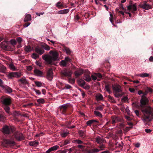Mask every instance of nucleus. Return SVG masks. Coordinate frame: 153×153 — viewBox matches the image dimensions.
Returning a JSON list of instances; mask_svg holds the SVG:
<instances>
[{
  "mask_svg": "<svg viewBox=\"0 0 153 153\" xmlns=\"http://www.w3.org/2000/svg\"><path fill=\"white\" fill-rule=\"evenodd\" d=\"M142 94L140 100V109L143 114L142 120L146 125L153 119V110L150 107L147 106L149 101L145 97L147 94L146 92H143Z\"/></svg>",
  "mask_w": 153,
  "mask_h": 153,
  "instance_id": "nucleus-1",
  "label": "nucleus"
},
{
  "mask_svg": "<svg viewBox=\"0 0 153 153\" xmlns=\"http://www.w3.org/2000/svg\"><path fill=\"white\" fill-rule=\"evenodd\" d=\"M49 53L51 55L45 54L42 56V58L45 60L48 64L53 65L54 62L58 59L59 54L56 51H51Z\"/></svg>",
  "mask_w": 153,
  "mask_h": 153,
  "instance_id": "nucleus-2",
  "label": "nucleus"
},
{
  "mask_svg": "<svg viewBox=\"0 0 153 153\" xmlns=\"http://www.w3.org/2000/svg\"><path fill=\"white\" fill-rule=\"evenodd\" d=\"M0 101L2 104L3 107L7 114V115H9L11 114L9 106L11 103V98L9 97L2 96L0 99Z\"/></svg>",
  "mask_w": 153,
  "mask_h": 153,
  "instance_id": "nucleus-3",
  "label": "nucleus"
},
{
  "mask_svg": "<svg viewBox=\"0 0 153 153\" xmlns=\"http://www.w3.org/2000/svg\"><path fill=\"white\" fill-rule=\"evenodd\" d=\"M60 113L65 115H70L71 113L72 106L69 103L64 104L59 107Z\"/></svg>",
  "mask_w": 153,
  "mask_h": 153,
  "instance_id": "nucleus-4",
  "label": "nucleus"
},
{
  "mask_svg": "<svg viewBox=\"0 0 153 153\" xmlns=\"http://www.w3.org/2000/svg\"><path fill=\"white\" fill-rule=\"evenodd\" d=\"M113 93L115 97L117 98L122 97L124 94L123 92L121 86L119 85H113Z\"/></svg>",
  "mask_w": 153,
  "mask_h": 153,
  "instance_id": "nucleus-5",
  "label": "nucleus"
},
{
  "mask_svg": "<svg viewBox=\"0 0 153 153\" xmlns=\"http://www.w3.org/2000/svg\"><path fill=\"white\" fill-rule=\"evenodd\" d=\"M16 131V128L13 126H4L2 128V132L4 134H10Z\"/></svg>",
  "mask_w": 153,
  "mask_h": 153,
  "instance_id": "nucleus-6",
  "label": "nucleus"
},
{
  "mask_svg": "<svg viewBox=\"0 0 153 153\" xmlns=\"http://www.w3.org/2000/svg\"><path fill=\"white\" fill-rule=\"evenodd\" d=\"M127 7V10L133 14H134L135 12L137 10V4L136 3H134L131 0H130L129 1V5Z\"/></svg>",
  "mask_w": 153,
  "mask_h": 153,
  "instance_id": "nucleus-7",
  "label": "nucleus"
},
{
  "mask_svg": "<svg viewBox=\"0 0 153 153\" xmlns=\"http://www.w3.org/2000/svg\"><path fill=\"white\" fill-rule=\"evenodd\" d=\"M72 72L69 71H62L61 73V75L62 76H66L68 77V79L69 82L73 84L75 82V79H71L70 77L71 76Z\"/></svg>",
  "mask_w": 153,
  "mask_h": 153,
  "instance_id": "nucleus-8",
  "label": "nucleus"
},
{
  "mask_svg": "<svg viewBox=\"0 0 153 153\" xmlns=\"http://www.w3.org/2000/svg\"><path fill=\"white\" fill-rule=\"evenodd\" d=\"M4 146L7 147L14 146L16 145V143L14 140L11 139L5 140L3 143Z\"/></svg>",
  "mask_w": 153,
  "mask_h": 153,
  "instance_id": "nucleus-9",
  "label": "nucleus"
},
{
  "mask_svg": "<svg viewBox=\"0 0 153 153\" xmlns=\"http://www.w3.org/2000/svg\"><path fill=\"white\" fill-rule=\"evenodd\" d=\"M13 134L16 140L18 141H21L25 139V137L22 133L18 131H15Z\"/></svg>",
  "mask_w": 153,
  "mask_h": 153,
  "instance_id": "nucleus-10",
  "label": "nucleus"
},
{
  "mask_svg": "<svg viewBox=\"0 0 153 153\" xmlns=\"http://www.w3.org/2000/svg\"><path fill=\"white\" fill-rule=\"evenodd\" d=\"M22 75L19 72H11L9 73L7 75V77L9 79H12L14 77L19 78Z\"/></svg>",
  "mask_w": 153,
  "mask_h": 153,
  "instance_id": "nucleus-11",
  "label": "nucleus"
},
{
  "mask_svg": "<svg viewBox=\"0 0 153 153\" xmlns=\"http://www.w3.org/2000/svg\"><path fill=\"white\" fill-rule=\"evenodd\" d=\"M99 121L95 120H88L86 122V124L87 126H91L92 125L93 126L97 127L98 125Z\"/></svg>",
  "mask_w": 153,
  "mask_h": 153,
  "instance_id": "nucleus-12",
  "label": "nucleus"
},
{
  "mask_svg": "<svg viewBox=\"0 0 153 153\" xmlns=\"http://www.w3.org/2000/svg\"><path fill=\"white\" fill-rule=\"evenodd\" d=\"M84 70L80 68H77L74 72V74L76 77H78L82 75L84 73Z\"/></svg>",
  "mask_w": 153,
  "mask_h": 153,
  "instance_id": "nucleus-13",
  "label": "nucleus"
},
{
  "mask_svg": "<svg viewBox=\"0 0 153 153\" xmlns=\"http://www.w3.org/2000/svg\"><path fill=\"white\" fill-rule=\"evenodd\" d=\"M35 51L37 54L40 55L44 53L45 52L41 45L40 46L36 47L35 48Z\"/></svg>",
  "mask_w": 153,
  "mask_h": 153,
  "instance_id": "nucleus-14",
  "label": "nucleus"
},
{
  "mask_svg": "<svg viewBox=\"0 0 153 153\" xmlns=\"http://www.w3.org/2000/svg\"><path fill=\"white\" fill-rule=\"evenodd\" d=\"M53 77V73L52 68L48 69L47 73V78L49 80H51Z\"/></svg>",
  "mask_w": 153,
  "mask_h": 153,
  "instance_id": "nucleus-15",
  "label": "nucleus"
},
{
  "mask_svg": "<svg viewBox=\"0 0 153 153\" xmlns=\"http://www.w3.org/2000/svg\"><path fill=\"white\" fill-rule=\"evenodd\" d=\"M139 7L145 10H149L151 8V6L146 3L139 4Z\"/></svg>",
  "mask_w": 153,
  "mask_h": 153,
  "instance_id": "nucleus-16",
  "label": "nucleus"
},
{
  "mask_svg": "<svg viewBox=\"0 0 153 153\" xmlns=\"http://www.w3.org/2000/svg\"><path fill=\"white\" fill-rule=\"evenodd\" d=\"M59 147V146L56 145L54 146H52L46 152V153H50L52 151H53L57 150Z\"/></svg>",
  "mask_w": 153,
  "mask_h": 153,
  "instance_id": "nucleus-17",
  "label": "nucleus"
},
{
  "mask_svg": "<svg viewBox=\"0 0 153 153\" xmlns=\"http://www.w3.org/2000/svg\"><path fill=\"white\" fill-rule=\"evenodd\" d=\"M7 93H10L12 92V89L10 87L4 85L2 88Z\"/></svg>",
  "mask_w": 153,
  "mask_h": 153,
  "instance_id": "nucleus-18",
  "label": "nucleus"
},
{
  "mask_svg": "<svg viewBox=\"0 0 153 153\" xmlns=\"http://www.w3.org/2000/svg\"><path fill=\"white\" fill-rule=\"evenodd\" d=\"M119 121V118L115 116H112L111 117V120L110 121L112 124H114Z\"/></svg>",
  "mask_w": 153,
  "mask_h": 153,
  "instance_id": "nucleus-19",
  "label": "nucleus"
},
{
  "mask_svg": "<svg viewBox=\"0 0 153 153\" xmlns=\"http://www.w3.org/2000/svg\"><path fill=\"white\" fill-rule=\"evenodd\" d=\"M77 82L78 84L82 87H83L85 84L84 81L82 79L77 80Z\"/></svg>",
  "mask_w": 153,
  "mask_h": 153,
  "instance_id": "nucleus-20",
  "label": "nucleus"
},
{
  "mask_svg": "<svg viewBox=\"0 0 153 153\" xmlns=\"http://www.w3.org/2000/svg\"><path fill=\"white\" fill-rule=\"evenodd\" d=\"M65 4L61 1L58 2L56 4V7L58 8H64L66 7H64Z\"/></svg>",
  "mask_w": 153,
  "mask_h": 153,
  "instance_id": "nucleus-21",
  "label": "nucleus"
},
{
  "mask_svg": "<svg viewBox=\"0 0 153 153\" xmlns=\"http://www.w3.org/2000/svg\"><path fill=\"white\" fill-rule=\"evenodd\" d=\"M83 79L87 82H89L91 80V78L90 76L87 74H84L83 76Z\"/></svg>",
  "mask_w": 153,
  "mask_h": 153,
  "instance_id": "nucleus-22",
  "label": "nucleus"
},
{
  "mask_svg": "<svg viewBox=\"0 0 153 153\" xmlns=\"http://www.w3.org/2000/svg\"><path fill=\"white\" fill-rule=\"evenodd\" d=\"M19 82H20L22 84L27 85L28 84V82L25 79V77L22 78L18 80Z\"/></svg>",
  "mask_w": 153,
  "mask_h": 153,
  "instance_id": "nucleus-23",
  "label": "nucleus"
},
{
  "mask_svg": "<svg viewBox=\"0 0 153 153\" xmlns=\"http://www.w3.org/2000/svg\"><path fill=\"white\" fill-rule=\"evenodd\" d=\"M100 151L99 149L97 148L93 149L87 151V153H95Z\"/></svg>",
  "mask_w": 153,
  "mask_h": 153,
  "instance_id": "nucleus-24",
  "label": "nucleus"
},
{
  "mask_svg": "<svg viewBox=\"0 0 153 153\" xmlns=\"http://www.w3.org/2000/svg\"><path fill=\"white\" fill-rule=\"evenodd\" d=\"M39 144V142L36 140L34 141H31L29 142V144L32 146L36 147Z\"/></svg>",
  "mask_w": 153,
  "mask_h": 153,
  "instance_id": "nucleus-25",
  "label": "nucleus"
},
{
  "mask_svg": "<svg viewBox=\"0 0 153 153\" xmlns=\"http://www.w3.org/2000/svg\"><path fill=\"white\" fill-rule=\"evenodd\" d=\"M31 16L30 14H28L25 16L24 21V22H26L28 21H30L31 20Z\"/></svg>",
  "mask_w": 153,
  "mask_h": 153,
  "instance_id": "nucleus-26",
  "label": "nucleus"
},
{
  "mask_svg": "<svg viewBox=\"0 0 153 153\" xmlns=\"http://www.w3.org/2000/svg\"><path fill=\"white\" fill-rule=\"evenodd\" d=\"M69 11V9H66L59 11L58 12V13L59 14H63L67 13Z\"/></svg>",
  "mask_w": 153,
  "mask_h": 153,
  "instance_id": "nucleus-27",
  "label": "nucleus"
},
{
  "mask_svg": "<svg viewBox=\"0 0 153 153\" xmlns=\"http://www.w3.org/2000/svg\"><path fill=\"white\" fill-rule=\"evenodd\" d=\"M34 72L36 75L38 76H41L43 74V73L41 71L36 69L34 70Z\"/></svg>",
  "mask_w": 153,
  "mask_h": 153,
  "instance_id": "nucleus-28",
  "label": "nucleus"
},
{
  "mask_svg": "<svg viewBox=\"0 0 153 153\" xmlns=\"http://www.w3.org/2000/svg\"><path fill=\"white\" fill-rule=\"evenodd\" d=\"M63 50H65L66 53L68 55H70L72 51H71L70 49L65 46H64Z\"/></svg>",
  "mask_w": 153,
  "mask_h": 153,
  "instance_id": "nucleus-29",
  "label": "nucleus"
},
{
  "mask_svg": "<svg viewBox=\"0 0 153 153\" xmlns=\"http://www.w3.org/2000/svg\"><path fill=\"white\" fill-rule=\"evenodd\" d=\"M43 49H45L46 50L48 51L50 49V47L46 44L44 43V44L41 45Z\"/></svg>",
  "mask_w": 153,
  "mask_h": 153,
  "instance_id": "nucleus-30",
  "label": "nucleus"
},
{
  "mask_svg": "<svg viewBox=\"0 0 153 153\" xmlns=\"http://www.w3.org/2000/svg\"><path fill=\"white\" fill-rule=\"evenodd\" d=\"M96 141L98 143L102 144L104 142V140L102 139L100 137H98L96 138Z\"/></svg>",
  "mask_w": 153,
  "mask_h": 153,
  "instance_id": "nucleus-31",
  "label": "nucleus"
},
{
  "mask_svg": "<svg viewBox=\"0 0 153 153\" xmlns=\"http://www.w3.org/2000/svg\"><path fill=\"white\" fill-rule=\"evenodd\" d=\"M69 133L68 131L66 130V131H63L61 134V136L63 137H65L69 134Z\"/></svg>",
  "mask_w": 153,
  "mask_h": 153,
  "instance_id": "nucleus-32",
  "label": "nucleus"
},
{
  "mask_svg": "<svg viewBox=\"0 0 153 153\" xmlns=\"http://www.w3.org/2000/svg\"><path fill=\"white\" fill-rule=\"evenodd\" d=\"M111 87L110 85L109 84H107L105 86V89L107 91L109 94L111 93L110 88Z\"/></svg>",
  "mask_w": 153,
  "mask_h": 153,
  "instance_id": "nucleus-33",
  "label": "nucleus"
},
{
  "mask_svg": "<svg viewBox=\"0 0 153 153\" xmlns=\"http://www.w3.org/2000/svg\"><path fill=\"white\" fill-rule=\"evenodd\" d=\"M104 108V105H100L95 107L96 110L101 111L103 110Z\"/></svg>",
  "mask_w": 153,
  "mask_h": 153,
  "instance_id": "nucleus-34",
  "label": "nucleus"
},
{
  "mask_svg": "<svg viewBox=\"0 0 153 153\" xmlns=\"http://www.w3.org/2000/svg\"><path fill=\"white\" fill-rule=\"evenodd\" d=\"M94 113L95 115L100 117L102 118V114L99 111H95L94 112Z\"/></svg>",
  "mask_w": 153,
  "mask_h": 153,
  "instance_id": "nucleus-35",
  "label": "nucleus"
},
{
  "mask_svg": "<svg viewBox=\"0 0 153 153\" xmlns=\"http://www.w3.org/2000/svg\"><path fill=\"white\" fill-rule=\"evenodd\" d=\"M79 134L80 137L84 138L85 137V133L84 131H83L82 130H79Z\"/></svg>",
  "mask_w": 153,
  "mask_h": 153,
  "instance_id": "nucleus-36",
  "label": "nucleus"
},
{
  "mask_svg": "<svg viewBox=\"0 0 153 153\" xmlns=\"http://www.w3.org/2000/svg\"><path fill=\"white\" fill-rule=\"evenodd\" d=\"M9 44H7L2 48L5 51H10V47L9 45Z\"/></svg>",
  "mask_w": 153,
  "mask_h": 153,
  "instance_id": "nucleus-37",
  "label": "nucleus"
},
{
  "mask_svg": "<svg viewBox=\"0 0 153 153\" xmlns=\"http://www.w3.org/2000/svg\"><path fill=\"white\" fill-rule=\"evenodd\" d=\"M108 100L110 102L113 103H115L116 102V101L113 97L109 95L108 96Z\"/></svg>",
  "mask_w": 153,
  "mask_h": 153,
  "instance_id": "nucleus-38",
  "label": "nucleus"
},
{
  "mask_svg": "<svg viewBox=\"0 0 153 153\" xmlns=\"http://www.w3.org/2000/svg\"><path fill=\"white\" fill-rule=\"evenodd\" d=\"M24 49L26 52H30L31 51V48L29 45V46H25L24 48Z\"/></svg>",
  "mask_w": 153,
  "mask_h": 153,
  "instance_id": "nucleus-39",
  "label": "nucleus"
},
{
  "mask_svg": "<svg viewBox=\"0 0 153 153\" xmlns=\"http://www.w3.org/2000/svg\"><path fill=\"white\" fill-rule=\"evenodd\" d=\"M6 69V68L4 66L0 64V72H4L5 71Z\"/></svg>",
  "mask_w": 153,
  "mask_h": 153,
  "instance_id": "nucleus-40",
  "label": "nucleus"
},
{
  "mask_svg": "<svg viewBox=\"0 0 153 153\" xmlns=\"http://www.w3.org/2000/svg\"><path fill=\"white\" fill-rule=\"evenodd\" d=\"M7 44H9V42L8 41H4L1 43L0 45V46L1 48H2L4 47V46L7 45Z\"/></svg>",
  "mask_w": 153,
  "mask_h": 153,
  "instance_id": "nucleus-41",
  "label": "nucleus"
},
{
  "mask_svg": "<svg viewBox=\"0 0 153 153\" xmlns=\"http://www.w3.org/2000/svg\"><path fill=\"white\" fill-rule=\"evenodd\" d=\"M98 147L100 149H99L100 150V151H101L103 150L105 148V147L104 144L102 143L99 144L98 146Z\"/></svg>",
  "mask_w": 153,
  "mask_h": 153,
  "instance_id": "nucleus-42",
  "label": "nucleus"
},
{
  "mask_svg": "<svg viewBox=\"0 0 153 153\" xmlns=\"http://www.w3.org/2000/svg\"><path fill=\"white\" fill-rule=\"evenodd\" d=\"M37 102H38L39 104H43L45 103V100L43 98H40L37 100Z\"/></svg>",
  "mask_w": 153,
  "mask_h": 153,
  "instance_id": "nucleus-43",
  "label": "nucleus"
},
{
  "mask_svg": "<svg viewBox=\"0 0 153 153\" xmlns=\"http://www.w3.org/2000/svg\"><path fill=\"white\" fill-rule=\"evenodd\" d=\"M96 99L97 100H101L103 99L102 95L100 94L96 96Z\"/></svg>",
  "mask_w": 153,
  "mask_h": 153,
  "instance_id": "nucleus-44",
  "label": "nucleus"
},
{
  "mask_svg": "<svg viewBox=\"0 0 153 153\" xmlns=\"http://www.w3.org/2000/svg\"><path fill=\"white\" fill-rule=\"evenodd\" d=\"M77 147L79 148L80 150H82V151H83L86 148L85 146L81 145H78Z\"/></svg>",
  "mask_w": 153,
  "mask_h": 153,
  "instance_id": "nucleus-45",
  "label": "nucleus"
},
{
  "mask_svg": "<svg viewBox=\"0 0 153 153\" xmlns=\"http://www.w3.org/2000/svg\"><path fill=\"white\" fill-rule=\"evenodd\" d=\"M10 68L13 71H15L16 70V68L14 65L12 64H10L9 65Z\"/></svg>",
  "mask_w": 153,
  "mask_h": 153,
  "instance_id": "nucleus-46",
  "label": "nucleus"
},
{
  "mask_svg": "<svg viewBox=\"0 0 153 153\" xmlns=\"http://www.w3.org/2000/svg\"><path fill=\"white\" fill-rule=\"evenodd\" d=\"M5 118V115L4 114L0 113V121H3Z\"/></svg>",
  "mask_w": 153,
  "mask_h": 153,
  "instance_id": "nucleus-47",
  "label": "nucleus"
},
{
  "mask_svg": "<svg viewBox=\"0 0 153 153\" xmlns=\"http://www.w3.org/2000/svg\"><path fill=\"white\" fill-rule=\"evenodd\" d=\"M140 76L142 77H147L149 76V74H147L146 73H144L143 74H141L140 75Z\"/></svg>",
  "mask_w": 153,
  "mask_h": 153,
  "instance_id": "nucleus-48",
  "label": "nucleus"
},
{
  "mask_svg": "<svg viewBox=\"0 0 153 153\" xmlns=\"http://www.w3.org/2000/svg\"><path fill=\"white\" fill-rule=\"evenodd\" d=\"M35 83L36 85L38 87H40L42 86V83L39 81H35Z\"/></svg>",
  "mask_w": 153,
  "mask_h": 153,
  "instance_id": "nucleus-49",
  "label": "nucleus"
},
{
  "mask_svg": "<svg viewBox=\"0 0 153 153\" xmlns=\"http://www.w3.org/2000/svg\"><path fill=\"white\" fill-rule=\"evenodd\" d=\"M39 57V55L38 54L35 53H33L32 54V57L34 59H36L37 58H38Z\"/></svg>",
  "mask_w": 153,
  "mask_h": 153,
  "instance_id": "nucleus-50",
  "label": "nucleus"
},
{
  "mask_svg": "<svg viewBox=\"0 0 153 153\" xmlns=\"http://www.w3.org/2000/svg\"><path fill=\"white\" fill-rule=\"evenodd\" d=\"M16 39L19 44L20 45L22 41V39L21 37H18L16 38Z\"/></svg>",
  "mask_w": 153,
  "mask_h": 153,
  "instance_id": "nucleus-51",
  "label": "nucleus"
},
{
  "mask_svg": "<svg viewBox=\"0 0 153 153\" xmlns=\"http://www.w3.org/2000/svg\"><path fill=\"white\" fill-rule=\"evenodd\" d=\"M10 43L13 45H15L16 43V41L13 39H11L10 41Z\"/></svg>",
  "mask_w": 153,
  "mask_h": 153,
  "instance_id": "nucleus-52",
  "label": "nucleus"
},
{
  "mask_svg": "<svg viewBox=\"0 0 153 153\" xmlns=\"http://www.w3.org/2000/svg\"><path fill=\"white\" fill-rule=\"evenodd\" d=\"M61 63L62 65L63 66H66L67 65V62L64 60H62L61 61Z\"/></svg>",
  "mask_w": 153,
  "mask_h": 153,
  "instance_id": "nucleus-53",
  "label": "nucleus"
},
{
  "mask_svg": "<svg viewBox=\"0 0 153 153\" xmlns=\"http://www.w3.org/2000/svg\"><path fill=\"white\" fill-rule=\"evenodd\" d=\"M132 128V127H126L123 129L124 130L128 131Z\"/></svg>",
  "mask_w": 153,
  "mask_h": 153,
  "instance_id": "nucleus-54",
  "label": "nucleus"
},
{
  "mask_svg": "<svg viewBox=\"0 0 153 153\" xmlns=\"http://www.w3.org/2000/svg\"><path fill=\"white\" fill-rule=\"evenodd\" d=\"M65 60L66 62H70L71 59L68 57H66L65 58Z\"/></svg>",
  "mask_w": 153,
  "mask_h": 153,
  "instance_id": "nucleus-55",
  "label": "nucleus"
},
{
  "mask_svg": "<svg viewBox=\"0 0 153 153\" xmlns=\"http://www.w3.org/2000/svg\"><path fill=\"white\" fill-rule=\"evenodd\" d=\"M119 7L120 10H122L125 11L126 10V9L124 8L123 5L122 4H120Z\"/></svg>",
  "mask_w": 153,
  "mask_h": 153,
  "instance_id": "nucleus-56",
  "label": "nucleus"
},
{
  "mask_svg": "<svg viewBox=\"0 0 153 153\" xmlns=\"http://www.w3.org/2000/svg\"><path fill=\"white\" fill-rule=\"evenodd\" d=\"M96 76L100 78H102V76L101 74L100 73H97L96 74Z\"/></svg>",
  "mask_w": 153,
  "mask_h": 153,
  "instance_id": "nucleus-57",
  "label": "nucleus"
},
{
  "mask_svg": "<svg viewBox=\"0 0 153 153\" xmlns=\"http://www.w3.org/2000/svg\"><path fill=\"white\" fill-rule=\"evenodd\" d=\"M128 97L127 96H124L122 99V101H126L128 100Z\"/></svg>",
  "mask_w": 153,
  "mask_h": 153,
  "instance_id": "nucleus-58",
  "label": "nucleus"
},
{
  "mask_svg": "<svg viewBox=\"0 0 153 153\" xmlns=\"http://www.w3.org/2000/svg\"><path fill=\"white\" fill-rule=\"evenodd\" d=\"M136 115L139 117L140 116V112L137 110H135L134 111Z\"/></svg>",
  "mask_w": 153,
  "mask_h": 153,
  "instance_id": "nucleus-59",
  "label": "nucleus"
},
{
  "mask_svg": "<svg viewBox=\"0 0 153 153\" xmlns=\"http://www.w3.org/2000/svg\"><path fill=\"white\" fill-rule=\"evenodd\" d=\"M3 84L4 82L1 79H0V86L2 88L4 85Z\"/></svg>",
  "mask_w": 153,
  "mask_h": 153,
  "instance_id": "nucleus-60",
  "label": "nucleus"
},
{
  "mask_svg": "<svg viewBox=\"0 0 153 153\" xmlns=\"http://www.w3.org/2000/svg\"><path fill=\"white\" fill-rule=\"evenodd\" d=\"M129 91L131 93H134L135 91V90L133 88H129Z\"/></svg>",
  "mask_w": 153,
  "mask_h": 153,
  "instance_id": "nucleus-61",
  "label": "nucleus"
},
{
  "mask_svg": "<svg viewBox=\"0 0 153 153\" xmlns=\"http://www.w3.org/2000/svg\"><path fill=\"white\" fill-rule=\"evenodd\" d=\"M34 90L37 94L39 95L41 94V93L39 90L36 89H34Z\"/></svg>",
  "mask_w": 153,
  "mask_h": 153,
  "instance_id": "nucleus-62",
  "label": "nucleus"
},
{
  "mask_svg": "<svg viewBox=\"0 0 153 153\" xmlns=\"http://www.w3.org/2000/svg\"><path fill=\"white\" fill-rule=\"evenodd\" d=\"M66 151L65 150H59L56 153H66Z\"/></svg>",
  "mask_w": 153,
  "mask_h": 153,
  "instance_id": "nucleus-63",
  "label": "nucleus"
},
{
  "mask_svg": "<svg viewBox=\"0 0 153 153\" xmlns=\"http://www.w3.org/2000/svg\"><path fill=\"white\" fill-rule=\"evenodd\" d=\"M111 152H110L109 150H106L105 151H104L100 153H111Z\"/></svg>",
  "mask_w": 153,
  "mask_h": 153,
  "instance_id": "nucleus-64",
  "label": "nucleus"
}]
</instances>
